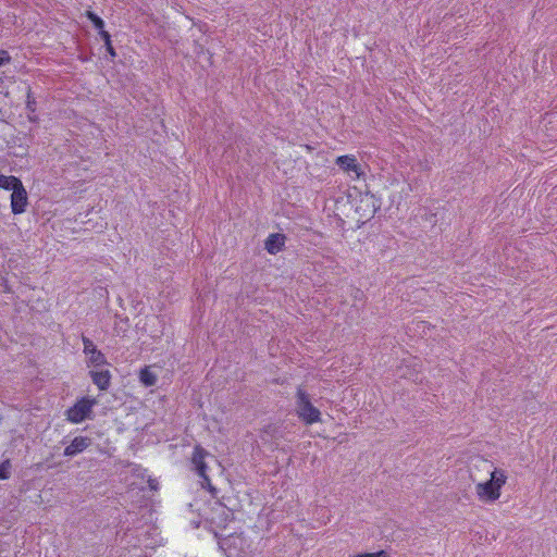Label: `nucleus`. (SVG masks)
Listing matches in <instances>:
<instances>
[{
  "mask_svg": "<svg viewBox=\"0 0 557 557\" xmlns=\"http://www.w3.org/2000/svg\"><path fill=\"white\" fill-rule=\"evenodd\" d=\"M507 481L506 472L503 469L491 470V478L486 482L475 485V493L482 502H495L500 496V488Z\"/></svg>",
  "mask_w": 557,
  "mask_h": 557,
  "instance_id": "f257e3e1",
  "label": "nucleus"
},
{
  "mask_svg": "<svg viewBox=\"0 0 557 557\" xmlns=\"http://www.w3.org/2000/svg\"><path fill=\"white\" fill-rule=\"evenodd\" d=\"M296 399V412L298 417L306 424H313L321 421V412L314 407L309 398V395L302 389L298 388Z\"/></svg>",
  "mask_w": 557,
  "mask_h": 557,
  "instance_id": "f03ea898",
  "label": "nucleus"
},
{
  "mask_svg": "<svg viewBox=\"0 0 557 557\" xmlns=\"http://www.w3.org/2000/svg\"><path fill=\"white\" fill-rule=\"evenodd\" d=\"M97 404L96 399L82 398L74 406L69 408L65 412L66 419L72 423H81L85 419L90 418L94 406Z\"/></svg>",
  "mask_w": 557,
  "mask_h": 557,
  "instance_id": "7ed1b4c3",
  "label": "nucleus"
},
{
  "mask_svg": "<svg viewBox=\"0 0 557 557\" xmlns=\"http://www.w3.org/2000/svg\"><path fill=\"white\" fill-rule=\"evenodd\" d=\"M28 205L27 191L22 183L12 190L11 194V210L14 214H21L26 211Z\"/></svg>",
  "mask_w": 557,
  "mask_h": 557,
  "instance_id": "20e7f679",
  "label": "nucleus"
},
{
  "mask_svg": "<svg viewBox=\"0 0 557 557\" xmlns=\"http://www.w3.org/2000/svg\"><path fill=\"white\" fill-rule=\"evenodd\" d=\"M335 163L352 178H359L362 175L361 166L355 156H341Z\"/></svg>",
  "mask_w": 557,
  "mask_h": 557,
  "instance_id": "39448f33",
  "label": "nucleus"
},
{
  "mask_svg": "<svg viewBox=\"0 0 557 557\" xmlns=\"http://www.w3.org/2000/svg\"><path fill=\"white\" fill-rule=\"evenodd\" d=\"M205 456H206V451L202 448L196 447L194 455H193V463L195 466V469H196L198 475L201 476L205 481L202 486L208 487L210 490V492H214L215 488L211 485L210 480L206 473L207 466L203 461Z\"/></svg>",
  "mask_w": 557,
  "mask_h": 557,
  "instance_id": "423d86ee",
  "label": "nucleus"
},
{
  "mask_svg": "<svg viewBox=\"0 0 557 557\" xmlns=\"http://www.w3.org/2000/svg\"><path fill=\"white\" fill-rule=\"evenodd\" d=\"M91 443L92 440L88 436H76L70 445L65 447L64 456L73 457L88 448Z\"/></svg>",
  "mask_w": 557,
  "mask_h": 557,
  "instance_id": "0eeeda50",
  "label": "nucleus"
},
{
  "mask_svg": "<svg viewBox=\"0 0 557 557\" xmlns=\"http://www.w3.org/2000/svg\"><path fill=\"white\" fill-rule=\"evenodd\" d=\"M92 383L98 386L99 389H108L111 381V374L109 370L90 371L89 372Z\"/></svg>",
  "mask_w": 557,
  "mask_h": 557,
  "instance_id": "6e6552de",
  "label": "nucleus"
},
{
  "mask_svg": "<svg viewBox=\"0 0 557 557\" xmlns=\"http://www.w3.org/2000/svg\"><path fill=\"white\" fill-rule=\"evenodd\" d=\"M285 244V236L278 233L271 234L265 240V249L269 253H277Z\"/></svg>",
  "mask_w": 557,
  "mask_h": 557,
  "instance_id": "1a4fd4ad",
  "label": "nucleus"
},
{
  "mask_svg": "<svg viewBox=\"0 0 557 557\" xmlns=\"http://www.w3.org/2000/svg\"><path fill=\"white\" fill-rule=\"evenodd\" d=\"M139 380L146 387H150L157 384L158 377L157 374L150 370V368L146 367L140 370Z\"/></svg>",
  "mask_w": 557,
  "mask_h": 557,
  "instance_id": "9d476101",
  "label": "nucleus"
},
{
  "mask_svg": "<svg viewBox=\"0 0 557 557\" xmlns=\"http://www.w3.org/2000/svg\"><path fill=\"white\" fill-rule=\"evenodd\" d=\"M106 363H107L106 356L98 349L87 356V366L88 367L97 368V367L103 366Z\"/></svg>",
  "mask_w": 557,
  "mask_h": 557,
  "instance_id": "9b49d317",
  "label": "nucleus"
},
{
  "mask_svg": "<svg viewBox=\"0 0 557 557\" xmlns=\"http://www.w3.org/2000/svg\"><path fill=\"white\" fill-rule=\"evenodd\" d=\"M18 183H22L16 176L0 175V188L5 190H13L17 187Z\"/></svg>",
  "mask_w": 557,
  "mask_h": 557,
  "instance_id": "f8f14e48",
  "label": "nucleus"
},
{
  "mask_svg": "<svg viewBox=\"0 0 557 557\" xmlns=\"http://www.w3.org/2000/svg\"><path fill=\"white\" fill-rule=\"evenodd\" d=\"M82 341H83V345H84V354L86 356H88L89 354H91L92 351H96L97 350V347L95 346V344L92 343L91 339H89L88 337L86 336H83L82 337Z\"/></svg>",
  "mask_w": 557,
  "mask_h": 557,
  "instance_id": "ddd939ff",
  "label": "nucleus"
},
{
  "mask_svg": "<svg viewBox=\"0 0 557 557\" xmlns=\"http://www.w3.org/2000/svg\"><path fill=\"white\" fill-rule=\"evenodd\" d=\"M11 463L9 460H4L0 465V480H5L10 476Z\"/></svg>",
  "mask_w": 557,
  "mask_h": 557,
  "instance_id": "4468645a",
  "label": "nucleus"
},
{
  "mask_svg": "<svg viewBox=\"0 0 557 557\" xmlns=\"http://www.w3.org/2000/svg\"><path fill=\"white\" fill-rule=\"evenodd\" d=\"M87 16L92 22L94 26L97 29L100 30V29H102L104 27V22L98 15H96L95 13L88 11L87 12Z\"/></svg>",
  "mask_w": 557,
  "mask_h": 557,
  "instance_id": "2eb2a0df",
  "label": "nucleus"
},
{
  "mask_svg": "<svg viewBox=\"0 0 557 557\" xmlns=\"http://www.w3.org/2000/svg\"><path fill=\"white\" fill-rule=\"evenodd\" d=\"M349 557H388V554L385 550H379L375 553H359L350 555Z\"/></svg>",
  "mask_w": 557,
  "mask_h": 557,
  "instance_id": "dca6fc26",
  "label": "nucleus"
},
{
  "mask_svg": "<svg viewBox=\"0 0 557 557\" xmlns=\"http://www.w3.org/2000/svg\"><path fill=\"white\" fill-rule=\"evenodd\" d=\"M26 106H27V109L33 111V112L36 110V101H35V99L32 96V89L29 87L27 89V102H26Z\"/></svg>",
  "mask_w": 557,
  "mask_h": 557,
  "instance_id": "f3484780",
  "label": "nucleus"
},
{
  "mask_svg": "<svg viewBox=\"0 0 557 557\" xmlns=\"http://www.w3.org/2000/svg\"><path fill=\"white\" fill-rule=\"evenodd\" d=\"M10 60H11V57L9 55L8 51L0 50V66L5 63H9Z\"/></svg>",
  "mask_w": 557,
  "mask_h": 557,
  "instance_id": "a211bd4d",
  "label": "nucleus"
},
{
  "mask_svg": "<svg viewBox=\"0 0 557 557\" xmlns=\"http://www.w3.org/2000/svg\"><path fill=\"white\" fill-rule=\"evenodd\" d=\"M100 36H101V37H102V39L104 40V44H106V45H109V42L111 41V40H110V35H109V33H108V32H106V30H103V28H102V29H100Z\"/></svg>",
  "mask_w": 557,
  "mask_h": 557,
  "instance_id": "6ab92c4d",
  "label": "nucleus"
},
{
  "mask_svg": "<svg viewBox=\"0 0 557 557\" xmlns=\"http://www.w3.org/2000/svg\"><path fill=\"white\" fill-rule=\"evenodd\" d=\"M106 47H107L108 52L111 54V57H115V52L111 45V41L109 42V45H106Z\"/></svg>",
  "mask_w": 557,
  "mask_h": 557,
  "instance_id": "aec40b11",
  "label": "nucleus"
},
{
  "mask_svg": "<svg viewBox=\"0 0 557 557\" xmlns=\"http://www.w3.org/2000/svg\"><path fill=\"white\" fill-rule=\"evenodd\" d=\"M148 483H149V486H150L151 490H157V482H156V480H151L150 479L148 481Z\"/></svg>",
  "mask_w": 557,
  "mask_h": 557,
  "instance_id": "412c9836",
  "label": "nucleus"
},
{
  "mask_svg": "<svg viewBox=\"0 0 557 557\" xmlns=\"http://www.w3.org/2000/svg\"><path fill=\"white\" fill-rule=\"evenodd\" d=\"M482 463H483L485 467H490V466H491V465L488 463V461H486V460H484Z\"/></svg>",
  "mask_w": 557,
  "mask_h": 557,
  "instance_id": "4be33fe9",
  "label": "nucleus"
}]
</instances>
